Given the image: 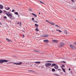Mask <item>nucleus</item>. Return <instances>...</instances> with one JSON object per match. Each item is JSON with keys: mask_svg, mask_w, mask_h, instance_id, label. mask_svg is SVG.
<instances>
[{"mask_svg": "<svg viewBox=\"0 0 76 76\" xmlns=\"http://www.w3.org/2000/svg\"><path fill=\"white\" fill-rule=\"evenodd\" d=\"M48 37V35L47 34H46L45 35V37L47 38Z\"/></svg>", "mask_w": 76, "mask_h": 76, "instance_id": "412c9836", "label": "nucleus"}, {"mask_svg": "<svg viewBox=\"0 0 76 76\" xmlns=\"http://www.w3.org/2000/svg\"><path fill=\"white\" fill-rule=\"evenodd\" d=\"M35 29V30H36L37 31H39V30H38V28H36Z\"/></svg>", "mask_w": 76, "mask_h": 76, "instance_id": "cd10ccee", "label": "nucleus"}, {"mask_svg": "<svg viewBox=\"0 0 76 76\" xmlns=\"http://www.w3.org/2000/svg\"><path fill=\"white\" fill-rule=\"evenodd\" d=\"M61 63H66V62H65V61H62L61 62Z\"/></svg>", "mask_w": 76, "mask_h": 76, "instance_id": "2f4dec72", "label": "nucleus"}, {"mask_svg": "<svg viewBox=\"0 0 76 76\" xmlns=\"http://www.w3.org/2000/svg\"><path fill=\"white\" fill-rule=\"evenodd\" d=\"M43 42H49V41L48 39L44 40L43 41Z\"/></svg>", "mask_w": 76, "mask_h": 76, "instance_id": "1a4fd4ad", "label": "nucleus"}, {"mask_svg": "<svg viewBox=\"0 0 76 76\" xmlns=\"http://www.w3.org/2000/svg\"><path fill=\"white\" fill-rule=\"evenodd\" d=\"M64 34H67V31L66 30H64Z\"/></svg>", "mask_w": 76, "mask_h": 76, "instance_id": "6ab92c4d", "label": "nucleus"}, {"mask_svg": "<svg viewBox=\"0 0 76 76\" xmlns=\"http://www.w3.org/2000/svg\"><path fill=\"white\" fill-rule=\"evenodd\" d=\"M54 68L55 69H58V65H56V66H55L54 67Z\"/></svg>", "mask_w": 76, "mask_h": 76, "instance_id": "0eeeda50", "label": "nucleus"}, {"mask_svg": "<svg viewBox=\"0 0 76 76\" xmlns=\"http://www.w3.org/2000/svg\"><path fill=\"white\" fill-rule=\"evenodd\" d=\"M10 63H11L10 62H8L7 63V64H10Z\"/></svg>", "mask_w": 76, "mask_h": 76, "instance_id": "473e14b6", "label": "nucleus"}, {"mask_svg": "<svg viewBox=\"0 0 76 76\" xmlns=\"http://www.w3.org/2000/svg\"><path fill=\"white\" fill-rule=\"evenodd\" d=\"M34 65H36V64H34Z\"/></svg>", "mask_w": 76, "mask_h": 76, "instance_id": "6e6d98bb", "label": "nucleus"}, {"mask_svg": "<svg viewBox=\"0 0 76 76\" xmlns=\"http://www.w3.org/2000/svg\"><path fill=\"white\" fill-rule=\"evenodd\" d=\"M71 69L70 68H69V69L68 70H69V71H70V70Z\"/></svg>", "mask_w": 76, "mask_h": 76, "instance_id": "09e8293b", "label": "nucleus"}, {"mask_svg": "<svg viewBox=\"0 0 76 76\" xmlns=\"http://www.w3.org/2000/svg\"><path fill=\"white\" fill-rule=\"evenodd\" d=\"M57 27H58V28H61V27H60V26L58 25V26H57Z\"/></svg>", "mask_w": 76, "mask_h": 76, "instance_id": "ea45409f", "label": "nucleus"}, {"mask_svg": "<svg viewBox=\"0 0 76 76\" xmlns=\"http://www.w3.org/2000/svg\"><path fill=\"white\" fill-rule=\"evenodd\" d=\"M0 8L1 9H3V6L1 4H0Z\"/></svg>", "mask_w": 76, "mask_h": 76, "instance_id": "ddd939ff", "label": "nucleus"}, {"mask_svg": "<svg viewBox=\"0 0 76 76\" xmlns=\"http://www.w3.org/2000/svg\"><path fill=\"white\" fill-rule=\"evenodd\" d=\"M15 15H18L19 14L18 12H15L14 13Z\"/></svg>", "mask_w": 76, "mask_h": 76, "instance_id": "393cba45", "label": "nucleus"}, {"mask_svg": "<svg viewBox=\"0 0 76 76\" xmlns=\"http://www.w3.org/2000/svg\"><path fill=\"white\" fill-rule=\"evenodd\" d=\"M37 21H38V19H37Z\"/></svg>", "mask_w": 76, "mask_h": 76, "instance_id": "bf43d9fd", "label": "nucleus"}, {"mask_svg": "<svg viewBox=\"0 0 76 76\" xmlns=\"http://www.w3.org/2000/svg\"><path fill=\"white\" fill-rule=\"evenodd\" d=\"M56 31H58V32H60V33H61V32H62V31H61V30H60L56 29Z\"/></svg>", "mask_w": 76, "mask_h": 76, "instance_id": "2eb2a0df", "label": "nucleus"}, {"mask_svg": "<svg viewBox=\"0 0 76 76\" xmlns=\"http://www.w3.org/2000/svg\"><path fill=\"white\" fill-rule=\"evenodd\" d=\"M6 15L8 16V17H10V19H12V14L10 12H8L5 13Z\"/></svg>", "mask_w": 76, "mask_h": 76, "instance_id": "f257e3e1", "label": "nucleus"}, {"mask_svg": "<svg viewBox=\"0 0 76 76\" xmlns=\"http://www.w3.org/2000/svg\"><path fill=\"white\" fill-rule=\"evenodd\" d=\"M39 15H40V12H39Z\"/></svg>", "mask_w": 76, "mask_h": 76, "instance_id": "603ef678", "label": "nucleus"}, {"mask_svg": "<svg viewBox=\"0 0 76 76\" xmlns=\"http://www.w3.org/2000/svg\"><path fill=\"white\" fill-rule=\"evenodd\" d=\"M40 66H39V67H38L39 68L40 67Z\"/></svg>", "mask_w": 76, "mask_h": 76, "instance_id": "680f3d73", "label": "nucleus"}, {"mask_svg": "<svg viewBox=\"0 0 76 76\" xmlns=\"http://www.w3.org/2000/svg\"><path fill=\"white\" fill-rule=\"evenodd\" d=\"M52 32H53L54 31H53V30H52Z\"/></svg>", "mask_w": 76, "mask_h": 76, "instance_id": "13d9d810", "label": "nucleus"}, {"mask_svg": "<svg viewBox=\"0 0 76 76\" xmlns=\"http://www.w3.org/2000/svg\"><path fill=\"white\" fill-rule=\"evenodd\" d=\"M29 10L30 11H32V10L31 8H29Z\"/></svg>", "mask_w": 76, "mask_h": 76, "instance_id": "72a5a7b5", "label": "nucleus"}, {"mask_svg": "<svg viewBox=\"0 0 76 76\" xmlns=\"http://www.w3.org/2000/svg\"><path fill=\"white\" fill-rule=\"evenodd\" d=\"M0 24H1V23L0 22Z\"/></svg>", "mask_w": 76, "mask_h": 76, "instance_id": "5fc2aeb1", "label": "nucleus"}, {"mask_svg": "<svg viewBox=\"0 0 76 76\" xmlns=\"http://www.w3.org/2000/svg\"><path fill=\"white\" fill-rule=\"evenodd\" d=\"M55 26L56 27H57V26H58V25H55Z\"/></svg>", "mask_w": 76, "mask_h": 76, "instance_id": "de8ad7c7", "label": "nucleus"}, {"mask_svg": "<svg viewBox=\"0 0 76 76\" xmlns=\"http://www.w3.org/2000/svg\"><path fill=\"white\" fill-rule=\"evenodd\" d=\"M61 68L62 69V70H63V72H64V73H66V71L65 70V69L63 68V67L61 66Z\"/></svg>", "mask_w": 76, "mask_h": 76, "instance_id": "9d476101", "label": "nucleus"}, {"mask_svg": "<svg viewBox=\"0 0 76 76\" xmlns=\"http://www.w3.org/2000/svg\"><path fill=\"white\" fill-rule=\"evenodd\" d=\"M46 62H47V63H50V62L54 63V61H47Z\"/></svg>", "mask_w": 76, "mask_h": 76, "instance_id": "a878e982", "label": "nucleus"}, {"mask_svg": "<svg viewBox=\"0 0 76 76\" xmlns=\"http://www.w3.org/2000/svg\"><path fill=\"white\" fill-rule=\"evenodd\" d=\"M28 72H34V71H33L32 70H30L28 71Z\"/></svg>", "mask_w": 76, "mask_h": 76, "instance_id": "4be33fe9", "label": "nucleus"}, {"mask_svg": "<svg viewBox=\"0 0 76 76\" xmlns=\"http://www.w3.org/2000/svg\"><path fill=\"white\" fill-rule=\"evenodd\" d=\"M75 20L76 21V19H75Z\"/></svg>", "mask_w": 76, "mask_h": 76, "instance_id": "052dcab7", "label": "nucleus"}, {"mask_svg": "<svg viewBox=\"0 0 76 76\" xmlns=\"http://www.w3.org/2000/svg\"><path fill=\"white\" fill-rule=\"evenodd\" d=\"M75 9H76V8H75Z\"/></svg>", "mask_w": 76, "mask_h": 76, "instance_id": "0e129e2a", "label": "nucleus"}, {"mask_svg": "<svg viewBox=\"0 0 76 76\" xmlns=\"http://www.w3.org/2000/svg\"><path fill=\"white\" fill-rule=\"evenodd\" d=\"M5 9L7 10H9L10 9V7H8V8H7V7H6L5 8Z\"/></svg>", "mask_w": 76, "mask_h": 76, "instance_id": "a211bd4d", "label": "nucleus"}, {"mask_svg": "<svg viewBox=\"0 0 76 76\" xmlns=\"http://www.w3.org/2000/svg\"><path fill=\"white\" fill-rule=\"evenodd\" d=\"M34 18H32V20H33V22H36V23H38V21H36L35 20H34Z\"/></svg>", "mask_w": 76, "mask_h": 76, "instance_id": "423d86ee", "label": "nucleus"}, {"mask_svg": "<svg viewBox=\"0 0 76 76\" xmlns=\"http://www.w3.org/2000/svg\"><path fill=\"white\" fill-rule=\"evenodd\" d=\"M56 64L55 63H53L52 65L51 66V67H53L54 66H56Z\"/></svg>", "mask_w": 76, "mask_h": 76, "instance_id": "9b49d317", "label": "nucleus"}, {"mask_svg": "<svg viewBox=\"0 0 76 76\" xmlns=\"http://www.w3.org/2000/svg\"><path fill=\"white\" fill-rule=\"evenodd\" d=\"M4 13H6V12H7V11H5L4 10Z\"/></svg>", "mask_w": 76, "mask_h": 76, "instance_id": "79ce46f5", "label": "nucleus"}, {"mask_svg": "<svg viewBox=\"0 0 76 76\" xmlns=\"http://www.w3.org/2000/svg\"><path fill=\"white\" fill-rule=\"evenodd\" d=\"M45 66L46 67H48V68H49L50 67H48V66H51V64H50V63H46Z\"/></svg>", "mask_w": 76, "mask_h": 76, "instance_id": "20e7f679", "label": "nucleus"}, {"mask_svg": "<svg viewBox=\"0 0 76 76\" xmlns=\"http://www.w3.org/2000/svg\"><path fill=\"white\" fill-rule=\"evenodd\" d=\"M35 63L37 64H40L41 63V61H37L35 62Z\"/></svg>", "mask_w": 76, "mask_h": 76, "instance_id": "f3484780", "label": "nucleus"}, {"mask_svg": "<svg viewBox=\"0 0 76 76\" xmlns=\"http://www.w3.org/2000/svg\"><path fill=\"white\" fill-rule=\"evenodd\" d=\"M4 19H7V17H6V16H5L4 17Z\"/></svg>", "mask_w": 76, "mask_h": 76, "instance_id": "c9c22d12", "label": "nucleus"}, {"mask_svg": "<svg viewBox=\"0 0 76 76\" xmlns=\"http://www.w3.org/2000/svg\"><path fill=\"white\" fill-rule=\"evenodd\" d=\"M4 62H8V60H6V59L2 60V59H1L0 60V64H1V63H4Z\"/></svg>", "mask_w": 76, "mask_h": 76, "instance_id": "7ed1b4c3", "label": "nucleus"}, {"mask_svg": "<svg viewBox=\"0 0 76 76\" xmlns=\"http://www.w3.org/2000/svg\"><path fill=\"white\" fill-rule=\"evenodd\" d=\"M22 35H23V37H25V35H24L23 34Z\"/></svg>", "mask_w": 76, "mask_h": 76, "instance_id": "c03bdc74", "label": "nucleus"}, {"mask_svg": "<svg viewBox=\"0 0 76 76\" xmlns=\"http://www.w3.org/2000/svg\"><path fill=\"white\" fill-rule=\"evenodd\" d=\"M52 72H54L55 71H56V70H55V69L54 68H53L52 69Z\"/></svg>", "mask_w": 76, "mask_h": 76, "instance_id": "b1692460", "label": "nucleus"}, {"mask_svg": "<svg viewBox=\"0 0 76 76\" xmlns=\"http://www.w3.org/2000/svg\"><path fill=\"white\" fill-rule=\"evenodd\" d=\"M72 1V2H74V0H71Z\"/></svg>", "mask_w": 76, "mask_h": 76, "instance_id": "49530a36", "label": "nucleus"}, {"mask_svg": "<svg viewBox=\"0 0 76 76\" xmlns=\"http://www.w3.org/2000/svg\"><path fill=\"white\" fill-rule=\"evenodd\" d=\"M36 66H38V65H36Z\"/></svg>", "mask_w": 76, "mask_h": 76, "instance_id": "e2e57ef3", "label": "nucleus"}, {"mask_svg": "<svg viewBox=\"0 0 76 76\" xmlns=\"http://www.w3.org/2000/svg\"><path fill=\"white\" fill-rule=\"evenodd\" d=\"M58 71L59 70H60V71H61V69H58Z\"/></svg>", "mask_w": 76, "mask_h": 76, "instance_id": "37998d69", "label": "nucleus"}, {"mask_svg": "<svg viewBox=\"0 0 76 76\" xmlns=\"http://www.w3.org/2000/svg\"><path fill=\"white\" fill-rule=\"evenodd\" d=\"M21 64H22V62H20L19 63H18V65H20Z\"/></svg>", "mask_w": 76, "mask_h": 76, "instance_id": "bb28decb", "label": "nucleus"}, {"mask_svg": "<svg viewBox=\"0 0 76 76\" xmlns=\"http://www.w3.org/2000/svg\"><path fill=\"white\" fill-rule=\"evenodd\" d=\"M70 47L72 49V50H75L76 49V48L75 46L73 45H70Z\"/></svg>", "mask_w": 76, "mask_h": 76, "instance_id": "39448f33", "label": "nucleus"}, {"mask_svg": "<svg viewBox=\"0 0 76 76\" xmlns=\"http://www.w3.org/2000/svg\"><path fill=\"white\" fill-rule=\"evenodd\" d=\"M18 17H19V15H18Z\"/></svg>", "mask_w": 76, "mask_h": 76, "instance_id": "4d7b16f0", "label": "nucleus"}, {"mask_svg": "<svg viewBox=\"0 0 76 76\" xmlns=\"http://www.w3.org/2000/svg\"><path fill=\"white\" fill-rule=\"evenodd\" d=\"M64 43L63 42H61L58 45V47H63Z\"/></svg>", "mask_w": 76, "mask_h": 76, "instance_id": "f03ea898", "label": "nucleus"}, {"mask_svg": "<svg viewBox=\"0 0 76 76\" xmlns=\"http://www.w3.org/2000/svg\"><path fill=\"white\" fill-rule=\"evenodd\" d=\"M6 39H7V41H8V42H10V41L11 42H12V40H10V39H9L8 38H6Z\"/></svg>", "mask_w": 76, "mask_h": 76, "instance_id": "6e6552de", "label": "nucleus"}, {"mask_svg": "<svg viewBox=\"0 0 76 76\" xmlns=\"http://www.w3.org/2000/svg\"><path fill=\"white\" fill-rule=\"evenodd\" d=\"M13 57H15V56H13Z\"/></svg>", "mask_w": 76, "mask_h": 76, "instance_id": "69168bd1", "label": "nucleus"}, {"mask_svg": "<svg viewBox=\"0 0 76 76\" xmlns=\"http://www.w3.org/2000/svg\"><path fill=\"white\" fill-rule=\"evenodd\" d=\"M45 20L46 22H48V23H50V21H48V20Z\"/></svg>", "mask_w": 76, "mask_h": 76, "instance_id": "c85d7f7f", "label": "nucleus"}, {"mask_svg": "<svg viewBox=\"0 0 76 76\" xmlns=\"http://www.w3.org/2000/svg\"><path fill=\"white\" fill-rule=\"evenodd\" d=\"M74 45H76V42H74Z\"/></svg>", "mask_w": 76, "mask_h": 76, "instance_id": "a19ab883", "label": "nucleus"}, {"mask_svg": "<svg viewBox=\"0 0 76 76\" xmlns=\"http://www.w3.org/2000/svg\"><path fill=\"white\" fill-rule=\"evenodd\" d=\"M15 10H13L12 11V12H14V11H15Z\"/></svg>", "mask_w": 76, "mask_h": 76, "instance_id": "58836bf2", "label": "nucleus"}, {"mask_svg": "<svg viewBox=\"0 0 76 76\" xmlns=\"http://www.w3.org/2000/svg\"><path fill=\"white\" fill-rule=\"evenodd\" d=\"M34 50V51H36H36H37V50Z\"/></svg>", "mask_w": 76, "mask_h": 76, "instance_id": "3c124183", "label": "nucleus"}, {"mask_svg": "<svg viewBox=\"0 0 76 76\" xmlns=\"http://www.w3.org/2000/svg\"><path fill=\"white\" fill-rule=\"evenodd\" d=\"M62 67H65V65H62Z\"/></svg>", "mask_w": 76, "mask_h": 76, "instance_id": "f704fd0d", "label": "nucleus"}, {"mask_svg": "<svg viewBox=\"0 0 76 76\" xmlns=\"http://www.w3.org/2000/svg\"><path fill=\"white\" fill-rule=\"evenodd\" d=\"M52 41L53 42H55V43H57V41L56 40L53 39L52 40Z\"/></svg>", "mask_w": 76, "mask_h": 76, "instance_id": "4468645a", "label": "nucleus"}, {"mask_svg": "<svg viewBox=\"0 0 76 76\" xmlns=\"http://www.w3.org/2000/svg\"><path fill=\"white\" fill-rule=\"evenodd\" d=\"M11 63H14V64H16V65H19L18 63H16L15 62H11Z\"/></svg>", "mask_w": 76, "mask_h": 76, "instance_id": "aec40b11", "label": "nucleus"}, {"mask_svg": "<svg viewBox=\"0 0 76 76\" xmlns=\"http://www.w3.org/2000/svg\"><path fill=\"white\" fill-rule=\"evenodd\" d=\"M34 25L35 26H36V28H38V26H39V25H38V24H37L36 23Z\"/></svg>", "mask_w": 76, "mask_h": 76, "instance_id": "f8f14e48", "label": "nucleus"}, {"mask_svg": "<svg viewBox=\"0 0 76 76\" xmlns=\"http://www.w3.org/2000/svg\"><path fill=\"white\" fill-rule=\"evenodd\" d=\"M39 2H40V3H42V4H45V3L44 2H42L41 1H39Z\"/></svg>", "mask_w": 76, "mask_h": 76, "instance_id": "c756f323", "label": "nucleus"}, {"mask_svg": "<svg viewBox=\"0 0 76 76\" xmlns=\"http://www.w3.org/2000/svg\"><path fill=\"white\" fill-rule=\"evenodd\" d=\"M22 31H23V32H25V31H23V30Z\"/></svg>", "mask_w": 76, "mask_h": 76, "instance_id": "864d4df0", "label": "nucleus"}, {"mask_svg": "<svg viewBox=\"0 0 76 76\" xmlns=\"http://www.w3.org/2000/svg\"><path fill=\"white\" fill-rule=\"evenodd\" d=\"M36 52H37V53H39V51L38 50H36Z\"/></svg>", "mask_w": 76, "mask_h": 76, "instance_id": "4c0bfd02", "label": "nucleus"}, {"mask_svg": "<svg viewBox=\"0 0 76 76\" xmlns=\"http://www.w3.org/2000/svg\"><path fill=\"white\" fill-rule=\"evenodd\" d=\"M32 15H33V16H34L35 17H37V15H35L34 13H32Z\"/></svg>", "mask_w": 76, "mask_h": 76, "instance_id": "dca6fc26", "label": "nucleus"}, {"mask_svg": "<svg viewBox=\"0 0 76 76\" xmlns=\"http://www.w3.org/2000/svg\"><path fill=\"white\" fill-rule=\"evenodd\" d=\"M50 25H52L53 26H54V25H55V24H54V23H51L50 22Z\"/></svg>", "mask_w": 76, "mask_h": 76, "instance_id": "5701e85b", "label": "nucleus"}, {"mask_svg": "<svg viewBox=\"0 0 76 76\" xmlns=\"http://www.w3.org/2000/svg\"><path fill=\"white\" fill-rule=\"evenodd\" d=\"M3 13V11L0 9V13Z\"/></svg>", "mask_w": 76, "mask_h": 76, "instance_id": "7c9ffc66", "label": "nucleus"}, {"mask_svg": "<svg viewBox=\"0 0 76 76\" xmlns=\"http://www.w3.org/2000/svg\"><path fill=\"white\" fill-rule=\"evenodd\" d=\"M71 73H72V74H73V73L72 72V71L71 72Z\"/></svg>", "mask_w": 76, "mask_h": 76, "instance_id": "8fccbe9b", "label": "nucleus"}, {"mask_svg": "<svg viewBox=\"0 0 76 76\" xmlns=\"http://www.w3.org/2000/svg\"><path fill=\"white\" fill-rule=\"evenodd\" d=\"M41 68H44V67L43 66H41Z\"/></svg>", "mask_w": 76, "mask_h": 76, "instance_id": "a18cd8bd", "label": "nucleus"}, {"mask_svg": "<svg viewBox=\"0 0 76 76\" xmlns=\"http://www.w3.org/2000/svg\"><path fill=\"white\" fill-rule=\"evenodd\" d=\"M42 37H45V35H42L41 36Z\"/></svg>", "mask_w": 76, "mask_h": 76, "instance_id": "e433bc0d", "label": "nucleus"}]
</instances>
